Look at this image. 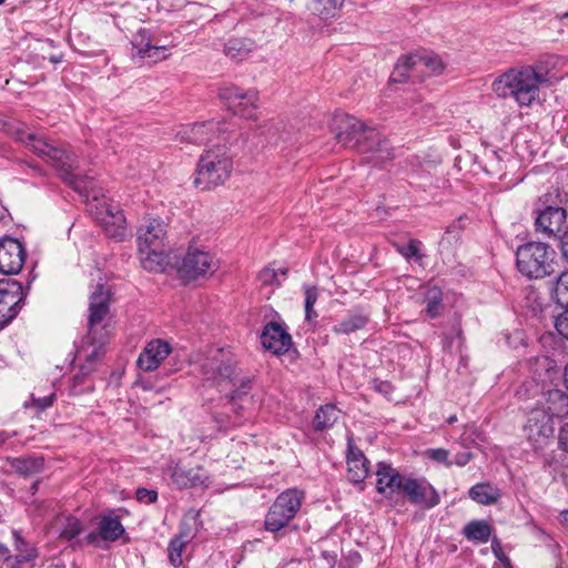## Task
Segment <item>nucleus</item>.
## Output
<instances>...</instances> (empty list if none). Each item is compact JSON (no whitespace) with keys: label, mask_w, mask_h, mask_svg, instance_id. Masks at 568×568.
Masks as SVG:
<instances>
[{"label":"nucleus","mask_w":568,"mask_h":568,"mask_svg":"<svg viewBox=\"0 0 568 568\" xmlns=\"http://www.w3.org/2000/svg\"><path fill=\"white\" fill-rule=\"evenodd\" d=\"M16 468L21 474L28 476L39 473L43 468L42 458H21L17 460Z\"/></svg>","instance_id":"a19ab883"},{"label":"nucleus","mask_w":568,"mask_h":568,"mask_svg":"<svg viewBox=\"0 0 568 568\" xmlns=\"http://www.w3.org/2000/svg\"><path fill=\"white\" fill-rule=\"evenodd\" d=\"M185 547V541L180 537H174L168 547L169 560L172 566L178 567L182 564V552Z\"/></svg>","instance_id":"79ce46f5"},{"label":"nucleus","mask_w":568,"mask_h":568,"mask_svg":"<svg viewBox=\"0 0 568 568\" xmlns=\"http://www.w3.org/2000/svg\"><path fill=\"white\" fill-rule=\"evenodd\" d=\"M251 384L250 378H243L236 388L227 395L231 408L236 415L235 420L232 423L233 426H240L242 424L244 414H242L241 410H244L246 405L252 403V397L248 396Z\"/></svg>","instance_id":"393cba45"},{"label":"nucleus","mask_w":568,"mask_h":568,"mask_svg":"<svg viewBox=\"0 0 568 568\" xmlns=\"http://www.w3.org/2000/svg\"><path fill=\"white\" fill-rule=\"evenodd\" d=\"M139 255L142 267L149 272H163L168 265L164 247H140Z\"/></svg>","instance_id":"a878e982"},{"label":"nucleus","mask_w":568,"mask_h":568,"mask_svg":"<svg viewBox=\"0 0 568 568\" xmlns=\"http://www.w3.org/2000/svg\"><path fill=\"white\" fill-rule=\"evenodd\" d=\"M464 534L468 540L487 542L491 535V526L485 520H473L465 526Z\"/></svg>","instance_id":"f704fd0d"},{"label":"nucleus","mask_w":568,"mask_h":568,"mask_svg":"<svg viewBox=\"0 0 568 568\" xmlns=\"http://www.w3.org/2000/svg\"><path fill=\"white\" fill-rule=\"evenodd\" d=\"M55 399V394L51 393L43 397H36L33 394L31 395V406L34 407L38 412H42L50 407Z\"/></svg>","instance_id":"09e8293b"},{"label":"nucleus","mask_w":568,"mask_h":568,"mask_svg":"<svg viewBox=\"0 0 568 568\" xmlns=\"http://www.w3.org/2000/svg\"><path fill=\"white\" fill-rule=\"evenodd\" d=\"M564 382L568 389V364L566 365L565 371H564Z\"/></svg>","instance_id":"052dcab7"},{"label":"nucleus","mask_w":568,"mask_h":568,"mask_svg":"<svg viewBox=\"0 0 568 568\" xmlns=\"http://www.w3.org/2000/svg\"><path fill=\"white\" fill-rule=\"evenodd\" d=\"M559 447L568 453V423H566L559 432Z\"/></svg>","instance_id":"5fc2aeb1"},{"label":"nucleus","mask_w":568,"mask_h":568,"mask_svg":"<svg viewBox=\"0 0 568 568\" xmlns=\"http://www.w3.org/2000/svg\"><path fill=\"white\" fill-rule=\"evenodd\" d=\"M402 494L423 509H430L440 501L437 490L425 478L406 477L403 483Z\"/></svg>","instance_id":"dca6fc26"},{"label":"nucleus","mask_w":568,"mask_h":568,"mask_svg":"<svg viewBox=\"0 0 568 568\" xmlns=\"http://www.w3.org/2000/svg\"><path fill=\"white\" fill-rule=\"evenodd\" d=\"M245 90L235 84H224L219 89V98L232 111L235 104H239L241 97Z\"/></svg>","instance_id":"4c0bfd02"},{"label":"nucleus","mask_w":568,"mask_h":568,"mask_svg":"<svg viewBox=\"0 0 568 568\" xmlns=\"http://www.w3.org/2000/svg\"><path fill=\"white\" fill-rule=\"evenodd\" d=\"M566 219L567 212L565 209L548 206L536 217V232L546 237H557L562 232Z\"/></svg>","instance_id":"aec40b11"},{"label":"nucleus","mask_w":568,"mask_h":568,"mask_svg":"<svg viewBox=\"0 0 568 568\" xmlns=\"http://www.w3.org/2000/svg\"><path fill=\"white\" fill-rule=\"evenodd\" d=\"M77 358L80 359V361H84L85 364L81 367V374H77L74 375L73 377V393H79L78 390H75V387L77 385L79 384H82L83 381H84V377L93 369V364L94 362L99 358V357H95L93 361L91 359H85L84 357H80L79 356V349L77 351Z\"/></svg>","instance_id":"49530a36"},{"label":"nucleus","mask_w":568,"mask_h":568,"mask_svg":"<svg viewBox=\"0 0 568 568\" xmlns=\"http://www.w3.org/2000/svg\"><path fill=\"white\" fill-rule=\"evenodd\" d=\"M181 140L192 144L225 143L229 141L226 123L207 121L194 123L180 132Z\"/></svg>","instance_id":"4468645a"},{"label":"nucleus","mask_w":568,"mask_h":568,"mask_svg":"<svg viewBox=\"0 0 568 568\" xmlns=\"http://www.w3.org/2000/svg\"><path fill=\"white\" fill-rule=\"evenodd\" d=\"M6 2V0H0V6Z\"/></svg>","instance_id":"69168bd1"},{"label":"nucleus","mask_w":568,"mask_h":568,"mask_svg":"<svg viewBox=\"0 0 568 568\" xmlns=\"http://www.w3.org/2000/svg\"><path fill=\"white\" fill-rule=\"evenodd\" d=\"M258 92L256 90H245L239 104H235L232 112L242 118L252 119L255 110L258 108Z\"/></svg>","instance_id":"c756f323"},{"label":"nucleus","mask_w":568,"mask_h":568,"mask_svg":"<svg viewBox=\"0 0 568 568\" xmlns=\"http://www.w3.org/2000/svg\"><path fill=\"white\" fill-rule=\"evenodd\" d=\"M419 244L420 242L412 240L407 245H397L396 248L405 258L410 260L419 256Z\"/></svg>","instance_id":"de8ad7c7"},{"label":"nucleus","mask_w":568,"mask_h":568,"mask_svg":"<svg viewBox=\"0 0 568 568\" xmlns=\"http://www.w3.org/2000/svg\"><path fill=\"white\" fill-rule=\"evenodd\" d=\"M518 271L528 278H544L558 271L556 251L542 242H529L516 251Z\"/></svg>","instance_id":"423d86ee"},{"label":"nucleus","mask_w":568,"mask_h":568,"mask_svg":"<svg viewBox=\"0 0 568 568\" xmlns=\"http://www.w3.org/2000/svg\"><path fill=\"white\" fill-rule=\"evenodd\" d=\"M305 317L307 321H313L317 317V313L313 310L318 298L317 288L314 286L305 287Z\"/></svg>","instance_id":"c03bdc74"},{"label":"nucleus","mask_w":568,"mask_h":568,"mask_svg":"<svg viewBox=\"0 0 568 568\" xmlns=\"http://www.w3.org/2000/svg\"><path fill=\"white\" fill-rule=\"evenodd\" d=\"M471 458H473L471 453L463 452V453H458L452 463L463 467V466L467 465Z\"/></svg>","instance_id":"6e6d98bb"},{"label":"nucleus","mask_w":568,"mask_h":568,"mask_svg":"<svg viewBox=\"0 0 568 568\" xmlns=\"http://www.w3.org/2000/svg\"><path fill=\"white\" fill-rule=\"evenodd\" d=\"M347 477L354 484L363 483L368 475L367 459L351 442L346 457Z\"/></svg>","instance_id":"b1692460"},{"label":"nucleus","mask_w":568,"mask_h":568,"mask_svg":"<svg viewBox=\"0 0 568 568\" xmlns=\"http://www.w3.org/2000/svg\"><path fill=\"white\" fill-rule=\"evenodd\" d=\"M166 225L161 219L149 217L138 230L140 247H165Z\"/></svg>","instance_id":"412c9836"},{"label":"nucleus","mask_w":568,"mask_h":568,"mask_svg":"<svg viewBox=\"0 0 568 568\" xmlns=\"http://www.w3.org/2000/svg\"><path fill=\"white\" fill-rule=\"evenodd\" d=\"M562 256L568 261V231L560 237Z\"/></svg>","instance_id":"4d7b16f0"},{"label":"nucleus","mask_w":568,"mask_h":568,"mask_svg":"<svg viewBox=\"0 0 568 568\" xmlns=\"http://www.w3.org/2000/svg\"><path fill=\"white\" fill-rule=\"evenodd\" d=\"M468 494L473 500L481 505L496 504L501 496L499 488L489 483L474 485Z\"/></svg>","instance_id":"c85d7f7f"},{"label":"nucleus","mask_w":568,"mask_h":568,"mask_svg":"<svg viewBox=\"0 0 568 568\" xmlns=\"http://www.w3.org/2000/svg\"><path fill=\"white\" fill-rule=\"evenodd\" d=\"M425 313L430 318L438 317L443 312V292L437 286H432L425 290L424 300Z\"/></svg>","instance_id":"7c9ffc66"},{"label":"nucleus","mask_w":568,"mask_h":568,"mask_svg":"<svg viewBox=\"0 0 568 568\" xmlns=\"http://www.w3.org/2000/svg\"><path fill=\"white\" fill-rule=\"evenodd\" d=\"M92 197L97 203L94 207L91 205V212H93L98 223L109 237L122 241L126 232V220L119 205L109 202L106 199L99 201L97 194H93Z\"/></svg>","instance_id":"9d476101"},{"label":"nucleus","mask_w":568,"mask_h":568,"mask_svg":"<svg viewBox=\"0 0 568 568\" xmlns=\"http://www.w3.org/2000/svg\"><path fill=\"white\" fill-rule=\"evenodd\" d=\"M341 410L335 405H325L318 408L313 420L315 430H324L332 427L339 418Z\"/></svg>","instance_id":"2f4dec72"},{"label":"nucleus","mask_w":568,"mask_h":568,"mask_svg":"<svg viewBox=\"0 0 568 568\" xmlns=\"http://www.w3.org/2000/svg\"><path fill=\"white\" fill-rule=\"evenodd\" d=\"M255 43L251 39L234 38L230 39L224 45V53L232 60L243 61L254 50Z\"/></svg>","instance_id":"cd10ccee"},{"label":"nucleus","mask_w":568,"mask_h":568,"mask_svg":"<svg viewBox=\"0 0 568 568\" xmlns=\"http://www.w3.org/2000/svg\"><path fill=\"white\" fill-rule=\"evenodd\" d=\"M529 367L535 378L539 382H544L546 378H551L555 362L546 355H540L530 359Z\"/></svg>","instance_id":"c9c22d12"},{"label":"nucleus","mask_w":568,"mask_h":568,"mask_svg":"<svg viewBox=\"0 0 568 568\" xmlns=\"http://www.w3.org/2000/svg\"><path fill=\"white\" fill-rule=\"evenodd\" d=\"M524 432L534 448L541 449L554 435V419L546 413V409L536 407L529 413Z\"/></svg>","instance_id":"f8f14e48"},{"label":"nucleus","mask_w":568,"mask_h":568,"mask_svg":"<svg viewBox=\"0 0 568 568\" xmlns=\"http://www.w3.org/2000/svg\"><path fill=\"white\" fill-rule=\"evenodd\" d=\"M548 80V71L541 67L524 65L498 77L493 91L500 98H514L520 106H529L539 99L540 85Z\"/></svg>","instance_id":"f03ea898"},{"label":"nucleus","mask_w":568,"mask_h":568,"mask_svg":"<svg viewBox=\"0 0 568 568\" xmlns=\"http://www.w3.org/2000/svg\"><path fill=\"white\" fill-rule=\"evenodd\" d=\"M82 531V525L75 517H67L60 537L65 540L75 538Z\"/></svg>","instance_id":"a18cd8bd"},{"label":"nucleus","mask_w":568,"mask_h":568,"mask_svg":"<svg viewBox=\"0 0 568 568\" xmlns=\"http://www.w3.org/2000/svg\"><path fill=\"white\" fill-rule=\"evenodd\" d=\"M27 252L18 240L4 236L0 239V273L19 274L24 265Z\"/></svg>","instance_id":"f3484780"},{"label":"nucleus","mask_w":568,"mask_h":568,"mask_svg":"<svg viewBox=\"0 0 568 568\" xmlns=\"http://www.w3.org/2000/svg\"><path fill=\"white\" fill-rule=\"evenodd\" d=\"M376 477V490L386 497L400 493L406 479L397 469L384 462L377 464Z\"/></svg>","instance_id":"5701e85b"},{"label":"nucleus","mask_w":568,"mask_h":568,"mask_svg":"<svg viewBox=\"0 0 568 568\" xmlns=\"http://www.w3.org/2000/svg\"><path fill=\"white\" fill-rule=\"evenodd\" d=\"M0 557L9 559V549L3 544H0Z\"/></svg>","instance_id":"13d9d810"},{"label":"nucleus","mask_w":568,"mask_h":568,"mask_svg":"<svg viewBox=\"0 0 568 568\" xmlns=\"http://www.w3.org/2000/svg\"><path fill=\"white\" fill-rule=\"evenodd\" d=\"M491 551L495 557L503 564L504 568H513L509 557L505 555L500 541L496 537L491 540Z\"/></svg>","instance_id":"8fccbe9b"},{"label":"nucleus","mask_w":568,"mask_h":568,"mask_svg":"<svg viewBox=\"0 0 568 568\" xmlns=\"http://www.w3.org/2000/svg\"><path fill=\"white\" fill-rule=\"evenodd\" d=\"M17 556L18 562L32 561L38 557L36 548L30 547L23 539L17 536Z\"/></svg>","instance_id":"37998d69"},{"label":"nucleus","mask_w":568,"mask_h":568,"mask_svg":"<svg viewBox=\"0 0 568 568\" xmlns=\"http://www.w3.org/2000/svg\"><path fill=\"white\" fill-rule=\"evenodd\" d=\"M414 102L419 103L420 102L419 97L414 98Z\"/></svg>","instance_id":"e2e57ef3"},{"label":"nucleus","mask_w":568,"mask_h":568,"mask_svg":"<svg viewBox=\"0 0 568 568\" xmlns=\"http://www.w3.org/2000/svg\"><path fill=\"white\" fill-rule=\"evenodd\" d=\"M444 65L437 55H412L404 58L395 68L394 81L410 79L415 73L427 71L429 74H437Z\"/></svg>","instance_id":"2eb2a0df"},{"label":"nucleus","mask_w":568,"mask_h":568,"mask_svg":"<svg viewBox=\"0 0 568 568\" xmlns=\"http://www.w3.org/2000/svg\"><path fill=\"white\" fill-rule=\"evenodd\" d=\"M133 57L150 63H158L170 57V47L160 44L149 29H140L131 41Z\"/></svg>","instance_id":"ddd939ff"},{"label":"nucleus","mask_w":568,"mask_h":568,"mask_svg":"<svg viewBox=\"0 0 568 568\" xmlns=\"http://www.w3.org/2000/svg\"><path fill=\"white\" fill-rule=\"evenodd\" d=\"M233 169V158L226 142L212 144L197 161L194 184L201 190L223 185L231 178Z\"/></svg>","instance_id":"39448f33"},{"label":"nucleus","mask_w":568,"mask_h":568,"mask_svg":"<svg viewBox=\"0 0 568 568\" xmlns=\"http://www.w3.org/2000/svg\"><path fill=\"white\" fill-rule=\"evenodd\" d=\"M285 268H275L272 265L264 267L258 273V280L263 285H281V283L285 280Z\"/></svg>","instance_id":"58836bf2"},{"label":"nucleus","mask_w":568,"mask_h":568,"mask_svg":"<svg viewBox=\"0 0 568 568\" xmlns=\"http://www.w3.org/2000/svg\"><path fill=\"white\" fill-rule=\"evenodd\" d=\"M304 493L296 488L281 493L266 514L264 526L267 531L277 532L296 516L304 500Z\"/></svg>","instance_id":"0eeeda50"},{"label":"nucleus","mask_w":568,"mask_h":568,"mask_svg":"<svg viewBox=\"0 0 568 568\" xmlns=\"http://www.w3.org/2000/svg\"><path fill=\"white\" fill-rule=\"evenodd\" d=\"M109 313L110 291L103 284H98L90 295L88 334L79 346L80 357L93 361L101 355L109 336L105 324Z\"/></svg>","instance_id":"20e7f679"},{"label":"nucleus","mask_w":568,"mask_h":568,"mask_svg":"<svg viewBox=\"0 0 568 568\" xmlns=\"http://www.w3.org/2000/svg\"><path fill=\"white\" fill-rule=\"evenodd\" d=\"M20 140L60 172L62 179L77 192L89 196L92 181L72 173V170L77 166V158L71 151L67 150L63 145L48 140L43 135L34 133H22Z\"/></svg>","instance_id":"7ed1b4c3"},{"label":"nucleus","mask_w":568,"mask_h":568,"mask_svg":"<svg viewBox=\"0 0 568 568\" xmlns=\"http://www.w3.org/2000/svg\"><path fill=\"white\" fill-rule=\"evenodd\" d=\"M546 413L554 417H564L568 415V395L560 389H551L547 393Z\"/></svg>","instance_id":"bb28decb"},{"label":"nucleus","mask_w":568,"mask_h":568,"mask_svg":"<svg viewBox=\"0 0 568 568\" xmlns=\"http://www.w3.org/2000/svg\"><path fill=\"white\" fill-rule=\"evenodd\" d=\"M560 517H561V521L568 526V509L567 510H564L561 511L560 514Z\"/></svg>","instance_id":"bf43d9fd"},{"label":"nucleus","mask_w":568,"mask_h":568,"mask_svg":"<svg viewBox=\"0 0 568 568\" xmlns=\"http://www.w3.org/2000/svg\"><path fill=\"white\" fill-rule=\"evenodd\" d=\"M429 457L436 462L444 463L447 466L453 465L452 462L448 460L449 453L444 448L430 449L428 453Z\"/></svg>","instance_id":"603ef678"},{"label":"nucleus","mask_w":568,"mask_h":568,"mask_svg":"<svg viewBox=\"0 0 568 568\" xmlns=\"http://www.w3.org/2000/svg\"><path fill=\"white\" fill-rule=\"evenodd\" d=\"M261 343L273 354L281 355L290 349L292 337L280 323L271 322L263 328Z\"/></svg>","instance_id":"4be33fe9"},{"label":"nucleus","mask_w":568,"mask_h":568,"mask_svg":"<svg viewBox=\"0 0 568 568\" xmlns=\"http://www.w3.org/2000/svg\"><path fill=\"white\" fill-rule=\"evenodd\" d=\"M124 527L112 516H103L99 521V534L103 540L113 541L122 536Z\"/></svg>","instance_id":"72a5a7b5"},{"label":"nucleus","mask_w":568,"mask_h":568,"mask_svg":"<svg viewBox=\"0 0 568 568\" xmlns=\"http://www.w3.org/2000/svg\"><path fill=\"white\" fill-rule=\"evenodd\" d=\"M204 379L212 382L224 392L229 386H236L235 366L229 351L216 349L202 365Z\"/></svg>","instance_id":"1a4fd4ad"},{"label":"nucleus","mask_w":568,"mask_h":568,"mask_svg":"<svg viewBox=\"0 0 568 568\" xmlns=\"http://www.w3.org/2000/svg\"><path fill=\"white\" fill-rule=\"evenodd\" d=\"M456 420H457L456 416H450L447 422L452 424V423H454Z\"/></svg>","instance_id":"680f3d73"},{"label":"nucleus","mask_w":568,"mask_h":568,"mask_svg":"<svg viewBox=\"0 0 568 568\" xmlns=\"http://www.w3.org/2000/svg\"><path fill=\"white\" fill-rule=\"evenodd\" d=\"M368 317L362 313H353L333 326L336 334H351L366 326Z\"/></svg>","instance_id":"473e14b6"},{"label":"nucleus","mask_w":568,"mask_h":568,"mask_svg":"<svg viewBox=\"0 0 568 568\" xmlns=\"http://www.w3.org/2000/svg\"><path fill=\"white\" fill-rule=\"evenodd\" d=\"M171 352L172 347L169 342L161 338L152 339L140 353L136 361L138 367L144 372H153L160 367Z\"/></svg>","instance_id":"6ab92c4d"},{"label":"nucleus","mask_w":568,"mask_h":568,"mask_svg":"<svg viewBox=\"0 0 568 568\" xmlns=\"http://www.w3.org/2000/svg\"><path fill=\"white\" fill-rule=\"evenodd\" d=\"M219 267L217 260L209 251L190 245L178 273L184 281H195L212 275Z\"/></svg>","instance_id":"6e6552de"},{"label":"nucleus","mask_w":568,"mask_h":568,"mask_svg":"<svg viewBox=\"0 0 568 568\" xmlns=\"http://www.w3.org/2000/svg\"><path fill=\"white\" fill-rule=\"evenodd\" d=\"M170 478L178 489L207 487L210 485V476L201 466L186 467L175 464L170 467Z\"/></svg>","instance_id":"a211bd4d"},{"label":"nucleus","mask_w":568,"mask_h":568,"mask_svg":"<svg viewBox=\"0 0 568 568\" xmlns=\"http://www.w3.org/2000/svg\"><path fill=\"white\" fill-rule=\"evenodd\" d=\"M136 499L143 503H154L158 499V493L146 488H139L136 490Z\"/></svg>","instance_id":"864d4df0"},{"label":"nucleus","mask_w":568,"mask_h":568,"mask_svg":"<svg viewBox=\"0 0 568 568\" xmlns=\"http://www.w3.org/2000/svg\"><path fill=\"white\" fill-rule=\"evenodd\" d=\"M564 18L568 19V11L564 14Z\"/></svg>","instance_id":"0e129e2a"},{"label":"nucleus","mask_w":568,"mask_h":568,"mask_svg":"<svg viewBox=\"0 0 568 568\" xmlns=\"http://www.w3.org/2000/svg\"><path fill=\"white\" fill-rule=\"evenodd\" d=\"M555 327L562 337L568 339V310L556 318Z\"/></svg>","instance_id":"3c124183"},{"label":"nucleus","mask_w":568,"mask_h":568,"mask_svg":"<svg viewBox=\"0 0 568 568\" xmlns=\"http://www.w3.org/2000/svg\"><path fill=\"white\" fill-rule=\"evenodd\" d=\"M24 297L20 282L10 278L0 281V329L16 318Z\"/></svg>","instance_id":"9b49d317"},{"label":"nucleus","mask_w":568,"mask_h":568,"mask_svg":"<svg viewBox=\"0 0 568 568\" xmlns=\"http://www.w3.org/2000/svg\"><path fill=\"white\" fill-rule=\"evenodd\" d=\"M555 297L562 308L568 310V270L560 273L557 280Z\"/></svg>","instance_id":"ea45409f"},{"label":"nucleus","mask_w":568,"mask_h":568,"mask_svg":"<svg viewBox=\"0 0 568 568\" xmlns=\"http://www.w3.org/2000/svg\"><path fill=\"white\" fill-rule=\"evenodd\" d=\"M343 3L344 0H313L311 10L321 19H329L338 13Z\"/></svg>","instance_id":"e433bc0d"},{"label":"nucleus","mask_w":568,"mask_h":568,"mask_svg":"<svg viewBox=\"0 0 568 568\" xmlns=\"http://www.w3.org/2000/svg\"><path fill=\"white\" fill-rule=\"evenodd\" d=\"M332 130L341 144L357 148L362 153H371L377 162H385L394 156V150L389 146L388 140L379 131L367 128L355 116L335 115Z\"/></svg>","instance_id":"f257e3e1"}]
</instances>
